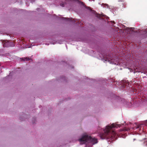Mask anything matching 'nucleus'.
<instances>
[{
	"instance_id": "obj_17",
	"label": "nucleus",
	"mask_w": 147,
	"mask_h": 147,
	"mask_svg": "<svg viewBox=\"0 0 147 147\" xmlns=\"http://www.w3.org/2000/svg\"><path fill=\"white\" fill-rule=\"evenodd\" d=\"M102 16H106L105 15H102Z\"/></svg>"
},
{
	"instance_id": "obj_5",
	"label": "nucleus",
	"mask_w": 147,
	"mask_h": 147,
	"mask_svg": "<svg viewBox=\"0 0 147 147\" xmlns=\"http://www.w3.org/2000/svg\"><path fill=\"white\" fill-rule=\"evenodd\" d=\"M3 46V47H14L15 46L13 42H10L9 41L6 40H3L2 42Z\"/></svg>"
},
{
	"instance_id": "obj_6",
	"label": "nucleus",
	"mask_w": 147,
	"mask_h": 147,
	"mask_svg": "<svg viewBox=\"0 0 147 147\" xmlns=\"http://www.w3.org/2000/svg\"><path fill=\"white\" fill-rule=\"evenodd\" d=\"M114 96L115 99L117 100L118 102H120L121 103L124 104H126V102L124 99L121 98L119 96H116L115 95H114Z\"/></svg>"
},
{
	"instance_id": "obj_10",
	"label": "nucleus",
	"mask_w": 147,
	"mask_h": 147,
	"mask_svg": "<svg viewBox=\"0 0 147 147\" xmlns=\"http://www.w3.org/2000/svg\"><path fill=\"white\" fill-rule=\"evenodd\" d=\"M22 59L23 61H29L30 60V59L28 57H25L24 58H22Z\"/></svg>"
},
{
	"instance_id": "obj_15",
	"label": "nucleus",
	"mask_w": 147,
	"mask_h": 147,
	"mask_svg": "<svg viewBox=\"0 0 147 147\" xmlns=\"http://www.w3.org/2000/svg\"><path fill=\"white\" fill-rule=\"evenodd\" d=\"M35 1V0H31V2L32 3H33Z\"/></svg>"
},
{
	"instance_id": "obj_4",
	"label": "nucleus",
	"mask_w": 147,
	"mask_h": 147,
	"mask_svg": "<svg viewBox=\"0 0 147 147\" xmlns=\"http://www.w3.org/2000/svg\"><path fill=\"white\" fill-rule=\"evenodd\" d=\"M104 57L103 55H100V58L98 59H101L103 60L105 62V61H108L109 63H111L113 64L117 65L119 63L118 62L119 59L118 58H116V59H115L113 58H110L106 59L105 60H104Z\"/></svg>"
},
{
	"instance_id": "obj_21",
	"label": "nucleus",
	"mask_w": 147,
	"mask_h": 147,
	"mask_svg": "<svg viewBox=\"0 0 147 147\" xmlns=\"http://www.w3.org/2000/svg\"><path fill=\"white\" fill-rule=\"evenodd\" d=\"M95 0H93V1H94Z\"/></svg>"
},
{
	"instance_id": "obj_9",
	"label": "nucleus",
	"mask_w": 147,
	"mask_h": 147,
	"mask_svg": "<svg viewBox=\"0 0 147 147\" xmlns=\"http://www.w3.org/2000/svg\"><path fill=\"white\" fill-rule=\"evenodd\" d=\"M62 19L63 20H65L66 21H70V22L72 21V20L71 19L69 18L63 17Z\"/></svg>"
},
{
	"instance_id": "obj_13",
	"label": "nucleus",
	"mask_w": 147,
	"mask_h": 147,
	"mask_svg": "<svg viewBox=\"0 0 147 147\" xmlns=\"http://www.w3.org/2000/svg\"><path fill=\"white\" fill-rule=\"evenodd\" d=\"M144 124L146 126H147V120L144 121Z\"/></svg>"
},
{
	"instance_id": "obj_7",
	"label": "nucleus",
	"mask_w": 147,
	"mask_h": 147,
	"mask_svg": "<svg viewBox=\"0 0 147 147\" xmlns=\"http://www.w3.org/2000/svg\"><path fill=\"white\" fill-rule=\"evenodd\" d=\"M102 6H103V7L109 8L110 11L111 12H113L114 11V9H113V7L109 6L107 4L102 3Z\"/></svg>"
},
{
	"instance_id": "obj_18",
	"label": "nucleus",
	"mask_w": 147,
	"mask_h": 147,
	"mask_svg": "<svg viewBox=\"0 0 147 147\" xmlns=\"http://www.w3.org/2000/svg\"><path fill=\"white\" fill-rule=\"evenodd\" d=\"M81 4H82V5H83V2H81Z\"/></svg>"
},
{
	"instance_id": "obj_2",
	"label": "nucleus",
	"mask_w": 147,
	"mask_h": 147,
	"mask_svg": "<svg viewBox=\"0 0 147 147\" xmlns=\"http://www.w3.org/2000/svg\"><path fill=\"white\" fill-rule=\"evenodd\" d=\"M78 140L80 144H85L86 147H91L98 142V140L96 138H92L86 133L83 134Z\"/></svg>"
},
{
	"instance_id": "obj_14",
	"label": "nucleus",
	"mask_w": 147,
	"mask_h": 147,
	"mask_svg": "<svg viewBox=\"0 0 147 147\" xmlns=\"http://www.w3.org/2000/svg\"><path fill=\"white\" fill-rule=\"evenodd\" d=\"M122 4H123V5L125 6L126 5V3H122Z\"/></svg>"
},
{
	"instance_id": "obj_20",
	"label": "nucleus",
	"mask_w": 147,
	"mask_h": 147,
	"mask_svg": "<svg viewBox=\"0 0 147 147\" xmlns=\"http://www.w3.org/2000/svg\"><path fill=\"white\" fill-rule=\"evenodd\" d=\"M129 124H131V123H129Z\"/></svg>"
},
{
	"instance_id": "obj_11",
	"label": "nucleus",
	"mask_w": 147,
	"mask_h": 147,
	"mask_svg": "<svg viewBox=\"0 0 147 147\" xmlns=\"http://www.w3.org/2000/svg\"><path fill=\"white\" fill-rule=\"evenodd\" d=\"M134 29V28H128L127 30L128 31H130L131 30L132 31L133 30V29Z\"/></svg>"
},
{
	"instance_id": "obj_22",
	"label": "nucleus",
	"mask_w": 147,
	"mask_h": 147,
	"mask_svg": "<svg viewBox=\"0 0 147 147\" xmlns=\"http://www.w3.org/2000/svg\"><path fill=\"white\" fill-rule=\"evenodd\" d=\"M53 44H55V43H53Z\"/></svg>"
},
{
	"instance_id": "obj_16",
	"label": "nucleus",
	"mask_w": 147,
	"mask_h": 147,
	"mask_svg": "<svg viewBox=\"0 0 147 147\" xmlns=\"http://www.w3.org/2000/svg\"><path fill=\"white\" fill-rule=\"evenodd\" d=\"M39 9V8H37L36 9V10L37 11H38V10Z\"/></svg>"
},
{
	"instance_id": "obj_1",
	"label": "nucleus",
	"mask_w": 147,
	"mask_h": 147,
	"mask_svg": "<svg viewBox=\"0 0 147 147\" xmlns=\"http://www.w3.org/2000/svg\"><path fill=\"white\" fill-rule=\"evenodd\" d=\"M123 124H118L116 123H113L110 125H108L105 127V129H102V132H99V135L100 138L102 139H109L111 142V141L116 139L117 136L123 138H125L127 135L123 131H128L130 129H121L117 133L114 130V128H118L121 127Z\"/></svg>"
},
{
	"instance_id": "obj_19",
	"label": "nucleus",
	"mask_w": 147,
	"mask_h": 147,
	"mask_svg": "<svg viewBox=\"0 0 147 147\" xmlns=\"http://www.w3.org/2000/svg\"><path fill=\"white\" fill-rule=\"evenodd\" d=\"M135 140V139H134V141Z\"/></svg>"
},
{
	"instance_id": "obj_3",
	"label": "nucleus",
	"mask_w": 147,
	"mask_h": 147,
	"mask_svg": "<svg viewBox=\"0 0 147 147\" xmlns=\"http://www.w3.org/2000/svg\"><path fill=\"white\" fill-rule=\"evenodd\" d=\"M135 125H136V126L131 128L134 129H139L140 128V130H142L143 131L142 133L140 132L139 133L136 135L137 137L139 138V140L140 141H143V140H145L147 139V134H146L144 131L143 127H142V125L138 126L137 125L136 123H135Z\"/></svg>"
},
{
	"instance_id": "obj_8",
	"label": "nucleus",
	"mask_w": 147,
	"mask_h": 147,
	"mask_svg": "<svg viewBox=\"0 0 147 147\" xmlns=\"http://www.w3.org/2000/svg\"><path fill=\"white\" fill-rule=\"evenodd\" d=\"M141 33L142 35H144V37H147V28L142 30Z\"/></svg>"
},
{
	"instance_id": "obj_12",
	"label": "nucleus",
	"mask_w": 147,
	"mask_h": 147,
	"mask_svg": "<svg viewBox=\"0 0 147 147\" xmlns=\"http://www.w3.org/2000/svg\"><path fill=\"white\" fill-rule=\"evenodd\" d=\"M60 5L62 7H64L65 6V4L63 2H62L60 3Z\"/></svg>"
}]
</instances>
